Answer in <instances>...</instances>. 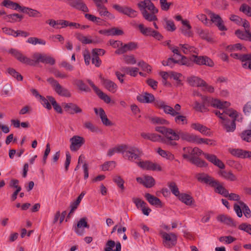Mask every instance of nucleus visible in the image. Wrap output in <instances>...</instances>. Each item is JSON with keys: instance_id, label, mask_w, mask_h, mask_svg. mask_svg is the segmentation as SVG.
<instances>
[{"instance_id": "nucleus-44", "label": "nucleus", "mask_w": 251, "mask_h": 251, "mask_svg": "<svg viewBox=\"0 0 251 251\" xmlns=\"http://www.w3.org/2000/svg\"><path fill=\"white\" fill-rule=\"evenodd\" d=\"M242 140L248 142H251V130L245 129L243 130L239 134Z\"/></svg>"}, {"instance_id": "nucleus-8", "label": "nucleus", "mask_w": 251, "mask_h": 251, "mask_svg": "<svg viewBox=\"0 0 251 251\" xmlns=\"http://www.w3.org/2000/svg\"><path fill=\"white\" fill-rule=\"evenodd\" d=\"M47 81L58 95L67 98H69L71 96L70 91L68 89L63 87L58 81L53 77H50L47 79Z\"/></svg>"}, {"instance_id": "nucleus-37", "label": "nucleus", "mask_w": 251, "mask_h": 251, "mask_svg": "<svg viewBox=\"0 0 251 251\" xmlns=\"http://www.w3.org/2000/svg\"><path fill=\"white\" fill-rule=\"evenodd\" d=\"M1 5L6 8H11L14 10L18 9L21 11L22 6L17 2H13L10 0H4L1 3Z\"/></svg>"}, {"instance_id": "nucleus-27", "label": "nucleus", "mask_w": 251, "mask_h": 251, "mask_svg": "<svg viewBox=\"0 0 251 251\" xmlns=\"http://www.w3.org/2000/svg\"><path fill=\"white\" fill-rule=\"evenodd\" d=\"M137 100L140 102L149 103H151L154 100V97L152 94L146 92L138 96Z\"/></svg>"}, {"instance_id": "nucleus-55", "label": "nucleus", "mask_w": 251, "mask_h": 251, "mask_svg": "<svg viewBox=\"0 0 251 251\" xmlns=\"http://www.w3.org/2000/svg\"><path fill=\"white\" fill-rule=\"evenodd\" d=\"M113 181L121 189L122 191L125 190L124 179L119 176H115L113 178Z\"/></svg>"}, {"instance_id": "nucleus-31", "label": "nucleus", "mask_w": 251, "mask_h": 251, "mask_svg": "<svg viewBox=\"0 0 251 251\" xmlns=\"http://www.w3.org/2000/svg\"><path fill=\"white\" fill-rule=\"evenodd\" d=\"M177 198L179 201L187 205H192L195 202V201L193 197L188 194H180V195H179Z\"/></svg>"}, {"instance_id": "nucleus-2", "label": "nucleus", "mask_w": 251, "mask_h": 251, "mask_svg": "<svg viewBox=\"0 0 251 251\" xmlns=\"http://www.w3.org/2000/svg\"><path fill=\"white\" fill-rule=\"evenodd\" d=\"M137 6L145 20L149 22L157 20L155 14L158 12V9L155 6L151 0L141 1L138 3Z\"/></svg>"}, {"instance_id": "nucleus-32", "label": "nucleus", "mask_w": 251, "mask_h": 251, "mask_svg": "<svg viewBox=\"0 0 251 251\" xmlns=\"http://www.w3.org/2000/svg\"><path fill=\"white\" fill-rule=\"evenodd\" d=\"M217 219L218 221L223 223L229 226L236 227V224L235 222L230 217L224 215H219Z\"/></svg>"}, {"instance_id": "nucleus-54", "label": "nucleus", "mask_w": 251, "mask_h": 251, "mask_svg": "<svg viewBox=\"0 0 251 251\" xmlns=\"http://www.w3.org/2000/svg\"><path fill=\"white\" fill-rule=\"evenodd\" d=\"M42 53L39 52H35L32 55L31 59V61H32L33 63L31 64V66H35L36 64L41 63Z\"/></svg>"}, {"instance_id": "nucleus-13", "label": "nucleus", "mask_w": 251, "mask_h": 251, "mask_svg": "<svg viewBox=\"0 0 251 251\" xmlns=\"http://www.w3.org/2000/svg\"><path fill=\"white\" fill-rule=\"evenodd\" d=\"M71 143L70 146V150L73 151H75L79 150V149L84 144V139L79 136L75 135L70 139Z\"/></svg>"}, {"instance_id": "nucleus-62", "label": "nucleus", "mask_w": 251, "mask_h": 251, "mask_svg": "<svg viewBox=\"0 0 251 251\" xmlns=\"http://www.w3.org/2000/svg\"><path fill=\"white\" fill-rule=\"evenodd\" d=\"M151 162L150 161H141L140 160L137 163L138 166L141 168L150 171L151 169Z\"/></svg>"}, {"instance_id": "nucleus-47", "label": "nucleus", "mask_w": 251, "mask_h": 251, "mask_svg": "<svg viewBox=\"0 0 251 251\" xmlns=\"http://www.w3.org/2000/svg\"><path fill=\"white\" fill-rule=\"evenodd\" d=\"M123 149H124V144H122L112 149H110L107 151V155L109 156H111L116 153H122L123 154Z\"/></svg>"}, {"instance_id": "nucleus-63", "label": "nucleus", "mask_w": 251, "mask_h": 251, "mask_svg": "<svg viewBox=\"0 0 251 251\" xmlns=\"http://www.w3.org/2000/svg\"><path fill=\"white\" fill-rule=\"evenodd\" d=\"M92 63L97 67H99L100 66L101 64V61L99 58V56H98V54L97 53L94 52V53H92Z\"/></svg>"}, {"instance_id": "nucleus-41", "label": "nucleus", "mask_w": 251, "mask_h": 251, "mask_svg": "<svg viewBox=\"0 0 251 251\" xmlns=\"http://www.w3.org/2000/svg\"><path fill=\"white\" fill-rule=\"evenodd\" d=\"M190 161L192 164L199 167H204L207 166V164L205 161L201 160L198 157L191 156L190 158Z\"/></svg>"}, {"instance_id": "nucleus-34", "label": "nucleus", "mask_w": 251, "mask_h": 251, "mask_svg": "<svg viewBox=\"0 0 251 251\" xmlns=\"http://www.w3.org/2000/svg\"><path fill=\"white\" fill-rule=\"evenodd\" d=\"M191 127L196 130L200 132L201 133L205 135L210 136L211 134V132L210 129L207 128L206 126H203L200 124L198 123H194L192 124Z\"/></svg>"}, {"instance_id": "nucleus-39", "label": "nucleus", "mask_w": 251, "mask_h": 251, "mask_svg": "<svg viewBox=\"0 0 251 251\" xmlns=\"http://www.w3.org/2000/svg\"><path fill=\"white\" fill-rule=\"evenodd\" d=\"M23 19V16L17 13L9 14L4 17V19L8 22L15 23L21 21Z\"/></svg>"}, {"instance_id": "nucleus-60", "label": "nucleus", "mask_w": 251, "mask_h": 251, "mask_svg": "<svg viewBox=\"0 0 251 251\" xmlns=\"http://www.w3.org/2000/svg\"><path fill=\"white\" fill-rule=\"evenodd\" d=\"M7 72L13 77L16 78L18 81L23 80V77L22 75L17 72L15 69L9 68L7 69Z\"/></svg>"}, {"instance_id": "nucleus-51", "label": "nucleus", "mask_w": 251, "mask_h": 251, "mask_svg": "<svg viewBox=\"0 0 251 251\" xmlns=\"http://www.w3.org/2000/svg\"><path fill=\"white\" fill-rule=\"evenodd\" d=\"M175 121L178 125H186L188 123L187 117L185 116L180 115V114L175 115Z\"/></svg>"}, {"instance_id": "nucleus-24", "label": "nucleus", "mask_w": 251, "mask_h": 251, "mask_svg": "<svg viewBox=\"0 0 251 251\" xmlns=\"http://www.w3.org/2000/svg\"><path fill=\"white\" fill-rule=\"evenodd\" d=\"M94 111L96 114L100 116L103 125L106 126H110L112 125V123L107 118L105 111L102 108H100L99 109L95 108Z\"/></svg>"}, {"instance_id": "nucleus-53", "label": "nucleus", "mask_w": 251, "mask_h": 251, "mask_svg": "<svg viewBox=\"0 0 251 251\" xmlns=\"http://www.w3.org/2000/svg\"><path fill=\"white\" fill-rule=\"evenodd\" d=\"M239 204L242 207L245 216L247 218H250L251 216V212L248 206L242 201H239Z\"/></svg>"}, {"instance_id": "nucleus-28", "label": "nucleus", "mask_w": 251, "mask_h": 251, "mask_svg": "<svg viewBox=\"0 0 251 251\" xmlns=\"http://www.w3.org/2000/svg\"><path fill=\"white\" fill-rule=\"evenodd\" d=\"M182 24L183 25L181 28L182 33L187 37L192 36V27L189 24V22L187 20H182Z\"/></svg>"}, {"instance_id": "nucleus-11", "label": "nucleus", "mask_w": 251, "mask_h": 251, "mask_svg": "<svg viewBox=\"0 0 251 251\" xmlns=\"http://www.w3.org/2000/svg\"><path fill=\"white\" fill-rule=\"evenodd\" d=\"M9 53H11L19 61L23 64L31 66V64L33 63L32 61H31V59L27 57L21 51L16 49H12L10 50H9Z\"/></svg>"}, {"instance_id": "nucleus-4", "label": "nucleus", "mask_w": 251, "mask_h": 251, "mask_svg": "<svg viewBox=\"0 0 251 251\" xmlns=\"http://www.w3.org/2000/svg\"><path fill=\"white\" fill-rule=\"evenodd\" d=\"M197 178L199 181L204 182L214 188L216 193L222 195L224 197L226 195H227L228 190L224 187L219 180L205 174H199L197 175Z\"/></svg>"}, {"instance_id": "nucleus-29", "label": "nucleus", "mask_w": 251, "mask_h": 251, "mask_svg": "<svg viewBox=\"0 0 251 251\" xmlns=\"http://www.w3.org/2000/svg\"><path fill=\"white\" fill-rule=\"evenodd\" d=\"M100 16L103 18L105 20H112L115 18L114 15L109 12L105 6L97 9Z\"/></svg>"}, {"instance_id": "nucleus-23", "label": "nucleus", "mask_w": 251, "mask_h": 251, "mask_svg": "<svg viewBox=\"0 0 251 251\" xmlns=\"http://www.w3.org/2000/svg\"><path fill=\"white\" fill-rule=\"evenodd\" d=\"M221 169L218 172V174L223 178L229 181H235L237 180L236 176L231 171Z\"/></svg>"}, {"instance_id": "nucleus-17", "label": "nucleus", "mask_w": 251, "mask_h": 251, "mask_svg": "<svg viewBox=\"0 0 251 251\" xmlns=\"http://www.w3.org/2000/svg\"><path fill=\"white\" fill-rule=\"evenodd\" d=\"M138 48L137 43L133 42H130L127 44H124L122 46V47L118 49L115 52L117 54H122L124 53L135 50Z\"/></svg>"}, {"instance_id": "nucleus-38", "label": "nucleus", "mask_w": 251, "mask_h": 251, "mask_svg": "<svg viewBox=\"0 0 251 251\" xmlns=\"http://www.w3.org/2000/svg\"><path fill=\"white\" fill-rule=\"evenodd\" d=\"M21 12L27 14L29 17H40L41 14L38 11L33 9L32 8L22 6Z\"/></svg>"}, {"instance_id": "nucleus-49", "label": "nucleus", "mask_w": 251, "mask_h": 251, "mask_svg": "<svg viewBox=\"0 0 251 251\" xmlns=\"http://www.w3.org/2000/svg\"><path fill=\"white\" fill-rule=\"evenodd\" d=\"M141 32L146 36H151L154 31L151 27H145L143 24H140L138 26Z\"/></svg>"}, {"instance_id": "nucleus-59", "label": "nucleus", "mask_w": 251, "mask_h": 251, "mask_svg": "<svg viewBox=\"0 0 251 251\" xmlns=\"http://www.w3.org/2000/svg\"><path fill=\"white\" fill-rule=\"evenodd\" d=\"M199 36L202 39L205 40L208 42L212 40V38L210 37L209 32L207 30H200L198 31Z\"/></svg>"}, {"instance_id": "nucleus-56", "label": "nucleus", "mask_w": 251, "mask_h": 251, "mask_svg": "<svg viewBox=\"0 0 251 251\" xmlns=\"http://www.w3.org/2000/svg\"><path fill=\"white\" fill-rule=\"evenodd\" d=\"M179 46V47L182 48L183 52L185 54H187L191 52H195L194 50L195 49V48L193 46L189 45V44H180Z\"/></svg>"}, {"instance_id": "nucleus-16", "label": "nucleus", "mask_w": 251, "mask_h": 251, "mask_svg": "<svg viewBox=\"0 0 251 251\" xmlns=\"http://www.w3.org/2000/svg\"><path fill=\"white\" fill-rule=\"evenodd\" d=\"M67 4L77 10L84 12H89L88 7L83 0H70Z\"/></svg>"}, {"instance_id": "nucleus-6", "label": "nucleus", "mask_w": 251, "mask_h": 251, "mask_svg": "<svg viewBox=\"0 0 251 251\" xmlns=\"http://www.w3.org/2000/svg\"><path fill=\"white\" fill-rule=\"evenodd\" d=\"M123 156L128 161L133 162L137 164L141 160V157L143 155L142 151L139 148L132 146L124 144Z\"/></svg>"}, {"instance_id": "nucleus-33", "label": "nucleus", "mask_w": 251, "mask_h": 251, "mask_svg": "<svg viewBox=\"0 0 251 251\" xmlns=\"http://www.w3.org/2000/svg\"><path fill=\"white\" fill-rule=\"evenodd\" d=\"M145 197L151 204L155 206L162 207V202L158 198L150 193L145 194Z\"/></svg>"}, {"instance_id": "nucleus-61", "label": "nucleus", "mask_w": 251, "mask_h": 251, "mask_svg": "<svg viewBox=\"0 0 251 251\" xmlns=\"http://www.w3.org/2000/svg\"><path fill=\"white\" fill-rule=\"evenodd\" d=\"M132 200L137 208H141L142 209L147 205V203L140 198L134 197Z\"/></svg>"}, {"instance_id": "nucleus-46", "label": "nucleus", "mask_w": 251, "mask_h": 251, "mask_svg": "<svg viewBox=\"0 0 251 251\" xmlns=\"http://www.w3.org/2000/svg\"><path fill=\"white\" fill-rule=\"evenodd\" d=\"M41 63L53 65L55 63V59L46 54L42 53Z\"/></svg>"}, {"instance_id": "nucleus-5", "label": "nucleus", "mask_w": 251, "mask_h": 251, "mask_svg": "<svg viewBox=\"0 0 251 251\" xmlns=\"http://www.w3.org/2000/svg\"><path fill=\"white\" fill-rule=\"evenodd\" d=\"M183 150L188 152L191 156L199 157L200 155L202 154L207 160L213 164L215 166H217L220 169H224L225 168V165L224 163L218 159L215 155L204 153L202 150L197 147H195L193 149L190 148H184Z\"/></svg>"}, {"instance_id": "nucleus-14", "label": "nucleus", "mask_w": 251, "mask_h": 251, "mask_svg": "<svg viewBox=\"0 0 251 251\" xmlns=\"http://www.w3.org/2000/svg\"><path fill=\"white\" fill-rule=\"evenodd\" d=\"M193 61L199 65H206L209 67H213L214 65L213 61L209 57L206 56L193 55Z\"/></svg>"}, {"instance_id": "nucleus-64", "label": "nucleus", "mask_w": 251, "mask_h": 251, "mask_svg": "<svg viewBox=\"0 0 251 251\" xmlns=\"http://www.w3.org/2000/svg\"><path fill=\"white\" fill-rule=\"evenodd\" d=\"M238 228L251 235V225L247 223H243L239 225Z\"/></svg>"}, {"instance_id": "nucleus-58", "label": "nucleus", "mask_w": 251, "mask_h": 251, "mask_svg": "<svg viewBox=\"0 0 251 251\" xmlns=\"http://www.w3.org/2000/svg\"><path fill=\"white\" fill-rule=\"evenodd\" d=\"M50 72L52 73L56 78L65 79L69 77V75L67 74L61 73L59 70L56 69L54 70L53 69H50Z\"/></svg>"}, {"instance_id": "nucleus-36", "label": "nucleus", "mask_w": 251, "mask_h": 251, "mask_svg": "<svg viewBox=\"0 0 251 251\" xmlns=\"http://www.w3.org/2000/svg\"><path fill=\"white\" fill-rule=\"evenodd\" d=\"M74 83L79 91L85 92H91L90 88L84 83L82 80L75 79L74 80Z\"/></svg>"}, {"instance_id": "nucleus-22", "label": "nucleus", "mask_w": 251, "mask_h": 251, "mask_svg": "<svg viewBox=\"0 0 251 251\" xmlns=\"http://www.w3.org/2000/svg\"><path fill=\"white\" fill-rule=\"evenodd\" d=\"M121 245L120 242H115L112 240H109L105 244L104 251H121Z\"/></svg>"}, {"instance_id": "nucleus-30", "label": "nucleus", "mask_w": 251, "mask_h": 251, "mask_svg": "<svg viewBox=\"0 0 251 251\" xmlns=\"http://www.w3.org/2000/svg\"><path fill=\"white\" fill-rule=\"evenodd\" d=\"M187 82L192 86L200 87L205 84V81L195 76H192L187 78Z\"/></svg>"}, {"instance_id": "nucleus-26", "label": "nucleus", "mask_w": 251, "mask_h": 251, "mask_svg": "<svg viewBox=\"0 0 251 251\" xmlns=\"http://www.w3.org/2000/svg\"><path fill=\"white\" fill-rule=\"evenodd\" d=\"M235 34L238 38L241 40L251 42V32L250 30L246 29L244 31L237 29L235 31Z\"/></svg>"}, {"instance_id": "nucleus-7", "label": "nucleus", "mask_w": 251, "mask_h": 251, "mask_svg": "<svg viewBox=\"0 0 251 251\" xmlns=\"http://www.w3.org/2000/svg\"><path fill=\"white\" fill-rule=\"evenodd\" d=\"M226 114L228 116L233 118L232 121H230L226 117L224 120L221 122L223 128L227 132H233L236 129V119L238 117V112L232 109H229L226 111Z\"/></svg>"}, {"instance_id": "nucleus-12", "label": "nucleus", "mask_w": 251, "mask_h": 251, "mask_svg": "<svg viewBox=\"0 0 251 251\" xmlns=\"http://www.w3.org/2000/svg\"><path fill=\"white\" fill-rule=\"evenodd\" d=\"M87 218L84 217L81 218L79 221L77 222L76 225L73 226V228L75 232L78 235L82 236L85 233L84 228H89V226L87 222Z\"/></svg>"}, {"instance_id": "nucleus-21", "label": "nucleus", "mask_w": 251, "mask_h": 251, "mask_svg": "<svg viewBox=\"0 0 251 251\" xmlns=\"http://www.w3.org/2000/svg\"><path fill=\"white\" fill-rule=\"evenodd\" d=\"M62 106L66 111L71 114L81 113L82 109L76 104L73 103H63Z\"/></svg>"}, {"instance_id": "nucleus-15", "label": "nucleus", "mask_w": 251, "mask_h": 251, "mask_svg": "<svg viewBox=\"0 0 251 251\" xmlns=\"http://www.w3.org/2000/svg\"><path fill=\"white\" fill-rule=\"evenodd\" d=\"M228 151L234 156L240 158H250L251 151L241 149H229Z\"/></svg>"}, {"instance_id": "nucleus-40", "label": "nucleus", "mask_w": 251, "mask_h": 251, "mask_svg": "<svg viewBox=\"0 0 251 251\" xmlns=\"http://www.w3.org/2000/svg\"><path fill=\"white\" fill-rule=\"evenodd\" d=\"M121 72L126 74L132 76H136L138 73L139 69L135 67H122L121 69Z\"/></svg>"}, {"instance_id": "nucleus-25", "label": "nucleus", "mask_w": 251, "mask_h": 251, "mask_svg": "<svg viewBox=\"0 0 251 251\" xmlns=\"http://www.w3.org/2000/svg\"><path fill=\"white\" fill-rule=\"evenodd\" d=\"M46 23L49 24L50 26L55 29H59L61 28H65L67 27L68 21L64 20H59L55 21L53 19H50L48 20Z\"/></svg>"}, {"instance_id": "nucleus-19", "label": "nucleus", "mask_w": 251, "mask_h": 251, "mask_svg": "<svg viewBox=\"0 0 251 251\" xmlns=\"http://www.w3.org/2000/svg\"><path fill=\"white\" fill-rule=\"evenodd\" d=\"M178 137L179 139L181 138L183 140L195 144L197 143L198 138V136L196 135L184 132L182 130L178 131Z\"/></svg>"}, {"instance_id": "nucleus-10", "label": "nucleus", "mask_w": 251, "mask_h": 251, "mask_svg": "<svg viewBox=\"0 0 251 251\" xmlns=\"http://www.w3.org/2000/svg\"><path fill=\"white\" fill-rule=\"evenodd\" d=\"M160 234L163 239V244L166 248H172L176 244L177 238L175 234H168L165 232H162Z\"/></svg>"}, {"instance_id": "nucleus-45", "label": "nucleus", "mask_w": 251, "mask_h": 251, "mask_svg": "<svg viewBox=\"0 0 251 251\" xmlns=\"http://www.w3.org/2000/svg\"><path fill=\"white\" fill-rule=\"evenodd\" d=\"M158 154L162 157L165 158L170 160H173L175 159V156L171 152L166 151L159 148L157 151Z\"/></svg>"}, {"instance_id": "nucleus-42", "label": "nucleus", "mask_w": 251, "mask_h": 251, "mask_svg": "<svg viewBox=\"0 0 251 251\" xmlns=\"http://www.w3.org/2000/svg\"><path fill=\"white\" fill-rule=\"evenodd\" d=\"M26 43L34 46L37 44L42 45L46 44V41L45 40L35 37H29L26 40Z\"/></svg>"}, {"instance_id": "nucleus-3", "label": "nucleus", "mask_w": 251, "mask_h": 251, "mask_svg": "<svg viewBox=\"0 0 251 251\" xmlns=\"http://www.w3.org/2000/svg\"><path fill=\"white\" fill-rule=\"evenodd\" d=\"M155 130L162 133L164 135V137L161 136L160 141L162 143L173 147L177 146V144L176 141L179 140L178 131L176 132L172 128L161 126H156Z\"/></svg>"}, {"instance_id": "nucleus-52", "label": "nucleus", "mask_w": 251, "mask_h": 251, "mask_svg": "<svg viewBox=\"0 0 251 251\" xmlns=\"http://www.w3.org/2000/svg\"><path fill=\"white\" fill-rule=\"evenodd\" d=\"M130 18H134L137 16L138 12L129 7H125L123 13Z\"/></svg>"}, {"instance_id": "nucleus-48", "label": "nucleus", "mask_w": 251, "mask_h": 251, "mask_svg": "<svg viewBox=\"0 0 251 251\" xmlns=\"http://www.w3.org/2000/svg\"><path fill=\"white\" fill-rule=\"evenodd\" d=\"M47 98L49 99L54 109L59 113H62V109L61 107L57 103L55 99L53 97L50 96H47Z\"/></svg>"}, {"instance_id": "nucleus-35", "label": "nucleus", "mask_w": 251, "mask_h": 251, "mask_svg": "<svg viewBox=\"0 0 251 251\" xmlns=\"http://www.w3.org/2000/svg\"><path fill=\"white\" fill-rule=\"evenodd\" d=\"M141 136L145 139H148L152 142H159L161 139V136L156 133L142 132Z\"/></svg>"}, {"instance_id": "nucleus-43", "label": "nucleus", "mask_w": 251, "mask_h": 251, "mask_svg": "<svg viewBox=\"0 0 251 251\" xmlns=\"http://www.w3.org/2000/svg\"><path fill=\"white\" fill-rule=\"evenodd\" d=\"M167 185L171 191V192L176 197L180 195V192L177 187V185L174 181H169L167 183Z\"/></svg>"}, {"instance_id": "nucleus-20", "label": "nucleus", "mask_w": 251, "mask_h": 251, "mask_svg": "<svg viewBox=\"0 0 251 251\" xmlns=\"http://www.w3.org/2000/svg\"><path fill=\"white\" fill-rule=\"evenodd\" d=\"M137 181L143 184L147 188H151L155 184V180L154 178L149 176H145L144 177H138L136 178Z\"/></svg>"}, {"instance_id": "nucleus-9", "label": "nucleus", "mask_w": 251, "mask_h": 251, "mask_svg": "<svg viewBox=\"0 0 251 251\" xmlns=\"http://www.w3.org/2000/svg\"><path fill=\"white\" fill-rule=\"evenodd\" d=\"M207 14L210 18L211 24H214L220 31L227 30V28L225 26L223 20L219 15L210 11H208Z\"/></svg>"}, {"instance_id": "nucleus-57", "label": "nucleus", "mask_w": 251, "mask_h": 251, "mask_svg": "<svg viewBox=\"0 0 251 251\" xmlns=\"http://www.w3.org/2000/svg\"><path fill=\"white\" fill-rule=\"evenodd\" d=\"M166 23L165 28L169 31H173L176 29V27L172 20H169L167 18L164 19Z\"/></svg>"}, {"instance_id": "nucleus-18", "label": "nucleus", "mask_w": 251, "mask_h": 251, "mask_svg": "<svg viewBox=\"0 0 251 251\" xmlns=\"http://www.w3.org/2000/svg\"><path fill=\"white\" fill-rule=\"evenodd\" d=\"M101 82L102 85L109 91L112 93L116 92L118 86L117 84L110 79H105L100 76Z\"/></svg>"}, {"instance_id": "nucleus-1", "label": "nucleus", "mask_w": 251, "mask_h": 251, "mask_svg": "<svg viewBox=\"0 0 251 251\" xmlns=\"http://www.w3.org/2000/svg\"><path fill=\"white\" fill-rule=\"evenodd\" d=\"M202 103H200L197 101H195V106L194 108L198 111L205 112L208 111L206 107L207 106H211L213 107H216L219 109H223L225 107H228L230 104L226 101H221L218 99H213L211 97H202Z\"/></svg>"}, {"instance_id": "nucleus-50", "label": "nucleus", "mask_w": 251, "mask_h": 251, "mask_svg": "<svg viewBox=\"0 0 251 251\" xmlns=\"http://www.w3.org/2000/svg\"><path fill=\"white\" fill-rule=\"evenodd\" d=\"M202 143L211 146H215L216 145V141L215 140L207 138H200L199 136H198L196 144H200Z\"/></svg>"}]
</instances>
